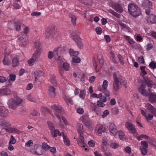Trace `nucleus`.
Instances as JSON below:
<instances>
[{
	"label": "nucleus",
	"mask_w": 156,
	"mask_h": 156,
	"mask_svg": "<svg viewBox=\"0 0 156 156\" xmlns=\"http://www.w3.org/2000/svg\"><path fill=\"white\" fill-rule=\"evenodd\" d=\"M45 35L46 37L48 38H58V34L55 30V26L53 24L48 27L46 29Z\"/></svg>",
	"instance_id": "obj_1"
},
{
	"label": "nucleus",
	"mask_w": 156,
	"mask_h": 156,
	"mask_svg": "<svg viewBox=\"0 0 156 156\" xmlns=\"http://www.w3.org/2000/svg\"><path fill=\"white\" fill-rule=\"evenodd\" d=\"M128 11L131 15L136 17L140 14V10L139 7L136 5L130 3L128 5Z\"/></svg>",
	"instance_id": "obj_2"
},
{
	"label": "nucleus",
	"mask_w": 156,
	"mask_h": 156,
	"mask_svg": "<svg viewBox=\"0 0 156 156\" xmlns=\"http://www.w3.org/2000/svg\"><path fill=\"white\" fill-rule=\"evenodd\" d=\"M23 102L22 100L19 97H14L10 99L8 103L9 107L13 109H16L17 107Z\"/></svg>",
	"instance_id": "obj_3"
},
{
	"label": "nucleus",
	"mask_w": 156,
	"mask_h": 156,
	"mask_svg": "<svg viewBox=\"0 0 156 156\" xmlns=\"http://www.w3.org/2000/svg\"><path fill=\"white\" fill-rule=\"evenodd\" d=\"M47 123L51 134L54 137L57 136L58 135L62 136L64 135L63 133H60L58 130L55 129V127L52 122L49 121L47 122Z\"/></svg>",
	"instance_id": "obj_4"
},
{
	"label": "nucleus",
	"mask_w": 156,
	"mask_h": 156,
	"mask_svg": "<svg viewBox=\"0 0 156 156\" xmlns=\"http://www.w3.org/2000/svg\"><path fill=\"white\" fill-rule=\"evenodd\" d=\"M126 127L128 129L129 132L133 134L137 135V131L135 127L129 122H127L125 124Z\"/></svg>",
	"instance_id": "obj_5"
},
{
	"label": "nucleus",
	"mask_w": 156,
	"mask_h": 156,
	"mask_svg": "<svg viewBox=\"0 0 156 156\" xmlns=\"http://www.w3.org/2000/svg\"><path fill=\"white\" fill-rule=\"evenodd\" d=\"M125 79L122 77L119 78V79H116L114 80L113 84L114 88L115 90H117L119 88V86L120 84L124 82Z\"/></svg>",
	"instance_id": "obj_6"
},
{
	"label": "nucleus",
	"mask_w": 156,
	"mask_h": 156,
	"mask_svg": "<svg viewBox=\"0 0 156 156\" xmlns=\"http://www.w3.org/2000/svg\"><path fill=\"white\" fill-rule=\"evenodd\" d=\"M11 58L12 56L10 54L5 53L2 60L3 64L6 66L9 65L11 63L10 59Z\"/></svg>",
	"instance_id": "obj_7"
},
{
	"label": "nucleus",
	"mask_w": 156,
	"mask_h": 156,
	"mask_svg": "<svg viewBox=\"0 0 156 156\" xmlns=\"http://www.w3.org/2000/svg\"><path fill=\"white\" fill-rule=\"evenodd\" d=\"M9 112L8 109L4 106L0 107V116L5 117L8 116Z\"/></svg>",
	"instance_id": "obj_8"
},
{
	"label": "nucleus",
	"mask_w": 156,
	"mask_h": 156,
	"mask_svg": "<svg viewBox=\"0 0 156 156\" xmlns=\"http://www.w3.org/2000/svg\"><path fill=\"white\" fill-rule=\"evenodd\" d=\"M95 131L98 135H100L105 131V128L101 125L97 126Z\"/></svg>",
	"instance_id": "obj_9"
},
{
	"label": "nucleus",
	"mask_w": 156,
	"mask_h": 156,
	"mask_svg": "<svg viewBox=\"0 0 156 156\" xmlns=\"http://www.w3.org/2000/svg\"><path fill=\"white\" fill-rule=\"evenodd\" d=\"M79 137L76 139L78 144L81 147H85L86 144L83 135L79 136Z\"/></svg>",
	"instance_id": "obj_10"
},
{
	"label": "nucleus",
	"mask_w": 156,
	"mask_h": 156,
	"mask_svg": "<svg viewBox=\"0 0 156 156\" xmlns=\"http://www.w3.org/2000/svg\"><path fill=\"white\" fill-rule=\"evenodd\" d=\"M139 91L140 93L144 96L147 97L149 96V94L146 90L145 89V87L142 84L138 88Z\"/></svg>",
	"instance_id": "obj_11"
},
{
	"label": "nucleus",
	"mask_w": 156,
	"mask_h": 156,
	"mask_svg": "<svg viewBox=\"0 0 156 156\" xmlns=\"http://www.w3.org/2000/svg\"><path fill=\"white\" fill-rule=\"evenodd\" d=\"M117 127L113 123H111L109 127V131L112 133L115 136L117 135Z\"/></svg>",
	"instance_id": "obj_12"
},
{
	"label": "nucleus",
	"mask_w": 156,
	"mask_h": 156,
	"mask_svg": "<svg viewBox=\"0 0 156 156\" xmlns=\"http://www.w3.org/2000/svg\"><path fill=\"white\" fill-rule=\"evenodd\" d=\"M76 127L79 136H80L83 135L84 130L83 129V125L80 123H77L76 125Z\"/></svg>",
	"instance_id": "obj_13"
},
{
	"label": "nucleus",
	"mask_w": 156,
	"mask_h": 156,
	"mask_svg": "<svg viewBox=\"0 0 156 156\" xmlns=\"http://www.w3.org/2000/svg\"><path fill=\"white\" fill-rule=\"evenodd\" d=\"M11 123L4 118H0V126L2 127H7L10 126Z\"/></svg>",
	"instance_id": "obj_14"
},
{
	"label": "nucleus",
	"mask_w": 156,
	"mask_h": 156,
	"mask_svg": "<svg viewBox=\"0 0 156 156\" xmlns=\"http://www.w3.org/2000/svg\"><path fill=\"white\" fill-rule=\"evenodd\" d=\"M145 106L146 109L152 112L154 116H156V109L155 108L149 104H146Z\"/></svg>",
	"instance_id": "obj_15"
},
{
	"label": "nucleus",
	"mask_w": 156,
	"mask_h": 156,
	"mask_svg": "<svg viewBox=\"0 0 156 156\" xmlns=\"http://www.w3.org/2000/svg\"><path fill=\"white\" fill-rule=\"evenodd\" d=\"M112 6L113 9L117 12H122L123 11V9L122 6L118 3L115 2Z\"/></svg>",
	"instance_id": "obj_16"
},
{
	"label": "nucleus",
	"mask_w": 156,
	"mask_h": 156,
	"mask_svg": "<svg viewBox=\"0 0 156 156\" xmlns=\"http://www.w3.org/2000/svg\"><path fill=\"white\" fill-rule=\"evenodd\" d=\"M147 21L149 23H156V16L154 14H150L147 19Z\"/></svg>",
	"instance_id": "obj_17"
},
{
	"label": "nucleus",
	"mask_w": 156,
	"mask_h": 156,
	"mask_svg": "<svg viewBox=\"0 0 156 156\" xmlns=\"http://www.w3.org/2000/svg\"><path fill=\"white\" fill-rule=\"evenodd\" d=\"M19 56L16 55L12 59V66L13 67L18 66L19 64Z\"/></svg>",
	"instance_id": "obj_18"
},
{
	"label": "nucleus",
	"mask_w": 156,
	"mask_h": 156,
	"mask_svg": "<svg viewBox=\"0 0 156 156\" xmlns=\"http://www.w3.org/2000/svg\"><path fill=\"white\" fill-rule=\"evenodd\" d=\"M49 95L51 98L55 96V89L52 86H50L48 88Z\"/></svg>",
	"instance_id": "obj_19"
},
{
	"label": "nucleus",
	"mask_w": 156,
	"mask_h": 156,
	"mask_svg": "<svg viewBox=\"0 0 156 156\" xmlns=\"http://www.w3.org/2000/svg\"><path fill=\"white\" fill-rule=\"evenodd\" d=\"M51 109L58 113L61 112L62 110V107L58 105H53L51 106Z\"/></svg>",
	"instance_id": "obj_20"
},
{
	"label": "nucleus",
	"mask_w": 156,
	"mask_h": 156,
	"mask_svg": "<svg viewBox=\"0 0 156 156\" xmlns=\"http://www.w3.org/2000/svg\"><path fill=\"white\" fill-rule=\"evenodd\" d=\"M41 53V50L40 48H38L35 51V52L33 54L32 57L33 58L37 60H38L40 56Z\"/></svg>",
	"instance_id": "obj_21"
},
{
	"label": "nucleus",
	"mask_w": 156,
	"mask_h": 156,
	"mask_svg": "<svg viewBox=\"0 0 156 156\" xmlns=\"http://www.w3.org/2000/svg\"><path fill=\"white\" fill-rule=\"evenodd\" d=\"M69 16L70 18L71 22L73 26H75L76 23V17L73 14L69 13Z\"/></svg>",
	"instance_id": "obj_22"
},
{
	"label": "nucleus",
	"mask_w": 156,
	"mask_h": 156,
	"mask_svg": "<svg viewBox=\"0 0 156 156\" xmlns=\"http://www.w3.org/2000/svg\"><path fill=\"white\" fill-rule=\"evenodd\" d=\"M108 86V82L106 80H104L103 82L102 85H100L98 88V90L100 91L101 90L107 89Z\"/></svg>",
	"instance_id": "obj_23"
},
{
	"label": "nucleus",
	"mask_w": 156,
	"mask_h": 156,
	"mask_svg": "<svg viewBox=\"0 0 156 156\" xmlns=\"http://www.w3.org/2000/svg\"><path fill=\"white\" fill-rule=\"evenodd\" d=\"M35 81H37L38 79L44 76V73L41 71L36 72L34 73Z\"/></svg>",
	"instance_id": "obj_24"
},
{
	"label": "nucleus",
	"mask_w": 156,
	"mask_h": 156,
	"mask_svg": "<svg viewBox=\"0 0 156 156\" xmlns=\"http://www.w3.org/2000/svg\"><path fill=\"white\" fill-rule=\"evenodd\" d=\"M10 89L8 88H5L0 90V95H6L10 94Z\"/></svg>",
	"instance_id": "obj_25"
},
{
	"label": "nucleus",
	"mask_w": 156,
	"mask_h": 156,
	"mask_svg": "<svg viewBox=\"0 0 156 156\" xmlns=\"http://www.w3.org/2000/svg\"><path fill=\"white\" fill-rule=\"evenodd\" d=\"M51 115L53 117H55V116L56 118H57L59 120V122H61V119H62V121L64 122L66 125H68L67 122L66 121V119L64 117L62 116H61L57 114H56L55 116H54L52 114H51Z\"/></svg>",
	"instance_id": "obj_26"
},
{
	"label": "nucleus",
	"mask_w": 156,
	"mask_h": 156,
	"mask_svg": "<svg viewBox=\"0 0 156 156\" xmlns=\"http://www.w3.org/2000/svg\"><path fill=\"white\" fill-rule=\"evenodd\" d=\"M82 3L88 6H91L93 3V0H78Z\"/></svg>",
	"instance_id": "obj_27"
},
{
	"label": "nucleus",
	"mask_w": 156,
	"mask_h": 156,
	"mask_svg": "<svg viewBox=\"0 0 156 156\" xmlns=\"http://www.w3.org/2000/svg\"><path fill=\"white\" fill-rule=\"evenodd\" d=\"M118 24L122 27V29H125V30L129 31L130 30V28L126 24L122 23L121 21H119L118 22Z\"/></svg>",
	"instance_id": "obj_28"
},
{
	"label": "nucleus",
	"mask_w": 156,
	"mask_h": 156,
	"mask_svg": "<svg viewBox=\"0 0 156 156\" xmlns=\"http://www.w3.org/2000/svg\"><path fill=\"white\" fill-rule=\"evenodd\" d=\"M109 145L113 149H116L119 147V144L118 143L114 142H111L110 143Z\"/></svg>",
	"instance_id": "obj_29"
},
{
	"label": "nucleus",
	"mask_w": 156,
	"mask_h": 156,
	"mask_svg": "<svg viewBox=\"0 0 156 156\" xmlns=\"http://www.w3.org/2000/svg\"><path fill=\"white\" fill-rule=\"evenodd\" d=\"M149 101L150 102L152 103H156V95L151 94L149 96Z\"/></svg>",
	"instance_id": "obj_30"
},
{
	"label": "nucleus",
	"mask_w": 156,
	"mask_h": 156,
	"mask_svg": "<svg viewBox=\"0 0 156 156\" xmlns=\"http://www.w3.org/2000/svg\"><path fill=\"white\" fill-rule=\"evenodd\" d=\"M63 99L67 104L68 105L69 104L72 105L73 104V100L72 99L67 98L65 94H63Z\"/></svg>",
	"instance_id": "obj_31"
},
{
	"label": "nucleus",
	"mask_w": 156,
	"mask_h": 156,
	"mask_svg": "<svg viewBox=\"0 0 156 156\" xmlns=\"http://www.w3.org/2000/svg\"><path fill=\"white\" fill-rule=\"evenodd\" d=\"M80 59L79 57L75 56L73 57L72 59V63L74 65L75 63H79L80 62Z\"/></svg>",
	"instance_id": "obj_32"
},
{
	"label": "nucleus",
	"mask_w": 156,
	"mask_h": 156,
	"mask_svg": "<svg viewBox=\"0 0 156 156\" xmlns=\"http://www.w3.org/2000/svg\"><path fill=\"white\" fill-rule=\"evenodd\" d=\"M41 148L40 147H37L36 150L34 152V154L37 155H41L43 154V151L41 150Z\"/></svg>",
	"instance_id": "obj_33"
},
{
	"label": "nucleus",
	"mask_w": 156,
	"mask_h": 156,
	"mask_svg": "<svg viewBox=\"0 0 156 156\" xmlns=\"http://www.w3.org/2000/svg\"><path fill=\"white\" fill-rule=\"evenodd\" d=\"M117 133H118L120 139L123 140L125 139V133L122 130H119Z\"/></svg>",
	"instance_id": "obj_34"
},
{
	"label": "nucleus",
	"mask_w": 156,
	"mask_h": 156,
	"mask_svg": "<svg viewBox=\"0 0 156 156\" xmlns=\"http://www.w3.org/2000/svg\"><path fill=\"white\" fill-rule=\"evenodd\" d=\"M63 137V139L64 143L68 146L69 145L70 142L67 136L64 134L62 136Z\"/></svg>",
	"instance_id": "obj_35"
},
{
	"label": "nucleus",
	"mask_w": 156,
	"mask_h": 156,
	"mask_svg": "<svg viewBox=\"0 0 156 156\" xmlns=\"http://www.w3.org/2000/svg\"><path fill=\"white\" fill-rule=\"evenodd\" d=\"M102 55H99L98 56V59L99 61V63L101 66H102L103 65H105L106 66V65L104 64V60L102 58Z\"/></svg>",
	"instance_id": "obj_36"
},
{
	"label": "nucleus",
	"mask_w": 156,
	"mask_h": 156,
	"mask_svg": "<svg viewBox=\"0 0 156 156\" xmlns=\"http://www.w3.org/2000/svg\"><path fill=\"white\" fill-rule=\"evenodd\" d=\"M23 24L20 22H17L15 25L16 30L17 31H19L21 29V26Z\"/></svg>",
	"instance_id": "obj_37"
},
{
	"label": "nucleus",
	"mask_w": 156,
	"mask_h": 156,
	"mask_svg": "<svg viewBox=\"0 0 156 156\" xmlns=\"http://www.w3.org/2000/svg\"><path fill=\"white\" fill-rule=\"evenodd\" d=\"M108 12L112 14L113 15L115 16L116 17L118 18H119L120 17V14H118L116 12H115L114 11H113V10L111 9H109L108 10Z\"/></svg>",
	"instance_id": "obj_38"
},
{
	"label": "nucleus",
	"mask_w": 156,
	"mask_h": 156,
	"mask_svg": "<svg viewBox=\"0 0 156 156\" xmlns=\"http://www.w3.org/2000/svg\"><path fill=\"white\" fill-rule=\"evenodd\" d=\"M27 42V40H18V42L20 45L23 46L26 45Z\"/></svg>",
	"instance_id": "obj_39"
},
{
	"label": "nucleus",
	"mask_w": 156,
	"mask_h": 156,
	"mask_svg": "<svg viewBox=\"0 0 156 156\" xmlns=\"http://www.w3.org/2000/svg\"><path fill=\"white\" fill-rule=\"evenodd\" d=\"M100 91L103 92L104 94L107 97H109L110 95V93L109 90L107 89L104 90H101Z\"/></svg>",
	"instance_id": "obj_40"
},
{
	"label": "nucleus",
	"mask_w": 156,
	"mask_h": 156,
	"mask_svg": "<svg viewBox=\"0 0 156 156\" xmlns=\"http://www.w3.org/2000/svg\"><path fill=\"white\" fill-rule=\"evenodd\" d=\"M86 94V91L85 90H81L80 92L79 97L82 99H84Z\"/></svg>",
	"instance_id": "obj_41"
},
{
	"label": "nucleus",
	"mask_w": 156,
	"mask_h": 156,
	"mask_svg": "<svg viewBox=\"0 0 156 156\" xmlns=\"http://www.w3.org/2000/svg\"><path fill=\"white\" fill-rule=\"evenodd\" d=\"M140 150L142 154L145 155L147 153V148L144 147V146H140Z\"/></svg>",
	"instance_id": "obj_42"
},
{
	"label": "nucleus",
	"mask_w": 156,
	"mask_h": 156,
	"mask_svg": "<svg viewBox=\"0 0 156 156\" xmlns=\"http://www.w3.org/2000/svg\"><path fill=\"white\" fill-rule=\"evenodd\" d=\"M69 53L71 56H77L78 55V52L77 51H74L72 49H70L69 50Z\"/></svg>",
	"instance_id": "obj_43"
},
{
	"label": "nucleus",
	"mask_w": 156,
	"mask_h": 156,
	"mask_svg": "<svg viewBox=\"0 0 156 156\" xmlns=\"http://www.w3.org/2000/svg\"><path fill=\"white\" fill-rule=\"evenodd\" d=\"M63 67L64 69L66 71H69L70 69L69 64L67 62L63 63Z\"/></svg>",
	"instance_id": "obj_44"
},
{
	"label": "nucleus",
	"mask_w": 156,
	"mask_h": 156,
	"mask_svg": "<svg viewBox=\"0 0 156 156\" xmlns=\"http://www.w3.org/2000/svg\"><path fill=\"white\" fill-rule=\"evenodd\" d=\"M36 61H37V60H35L34 58H33L32 57L30 59L27 61V62L30 66H33Z\"/></svg>",
	"instance_id": "obj_45"
},
{
	"label": "nucleus",
	"mask_w": 156,
	"mask_h": 156,
	"mask_svg": "<svg viewBox=\"0 0 156 156\" xmlns=\"http://www.w3.org/2000/svg\"><path fill=\"white\" fill-rule=\"evenodd\" d=\"M87 117L86 115H83L80 117V119L82 121V122L84 123H85L87 125V123H88L87 122Z\"/></svg>",
	"instance_id": "obj_46"
},
{
	"label": "nucleus",
	"mask_w": 156,
	"mask_h": 156,
	"mask_svg": "<svg viewBox=\"0 0 156 156\" xmlns=\"http://www.w3.org/2000/svg\"><path fill=\"white\" fill-rule=\"evenodd\" d=\"M145 66H141L140 67V69L141 71V74L143 76H144L147 74V72L145 70Z\"/></svg>",
	"instance_id": "obj_47"
},
{
	"label": "nucleus",
	"mask_w": 156,
	"mask_h": 156,
	"mask_svg": "<svg viewBox=\"0 0 156 156\" xmlns=\"http://www.w3.org/2000/svg\"><path fill=\"white\" fill-rule=\"evenodd\" d=\"M128 42L131 46L135 48L137 47V44L136 42L133 41V40H128Z\"/></svg>",
	"instance_id": "obj_48"
},
{
	"label": "nucleus",
	"mask_w": 156,
	"mask_h": 156,
	"mask_svg": "<svg viewBox=\"0 0 156 156\" xmlns=\"http://www.w3.org/2000/svg\"><path fill=\"white\" fill-rule=\"evenodd\" d=\"M149 137V136L146 135L142 134L138 136L137 137V138L138 140H143L144 138L145 139H148Z\"/></svg>",
	"instance_id": "obj_49"
},
{
	"label": "nucleus",
	"mask_w": 156,
	"mask_h": 156,
	"mask_svg": "<svg viewBox=\"0 0 156 156\" xmlns=\"http://www.w3.org/2000/svg\"><path fill=\"white\" fill-rule=\"evenodd\" d=\"M102 94L101 93L99 94H97L94 93H92L91 95V96L93 98H100L101 97H102Z\"/></svg>",
	"instance_id": "obj_50"
},
{
	"label": "nucleus",
	"mask_w": 156,
	"mask_h": 156,
	"mask_svg": "<svg viewBox=\"0 0 156 156\" xmlns=\"http://www.w3.org/2000/svg\"><path fill=\"white\" fill-rule=\"evenodd\" d=\"M16 140L15 138L13 135H11L10 136V139L9 143L12 144H14L16 143Z\"/></svg>",
	"instance_id": "obj_51"
},
{
	"label": "nucleus",
	"mask_w": 156,
	"mask_h": 156,
	"mask_svg": "<svg viewBox=\"0 0 156 156\" xmlns=\"http://www.w3.org/2000/svg\"><path fill=\"white\" fill-rule=\"evenodd\" d=\"M141 119V116L140 115H138L136 119V122L138 125V126L142 127H143L141 123L140 122Z\"/></svg>",
	"instance_id": "obj_52"
},
{
	"label": "nucleus",
	"mask_w": 156,
	"mask_h": 156,
	"mask_svg": "<svg viewBox=\"0 0 156 156\" xmlns=\"http://www.w3.org/2000/svg\"><path fill=\"white\" fill-rule=\"evenodd\" d=\"M42 146L43 148L45 151L50 148V146L48 145L45 142H44L42 143Z\"/></svg>",
	"instance_id": "obj_53"
},
{
	"label": "nucleus",
	"mask_w": 156,
	"mask_h": 156,
	"mask_svg": "<svg viewBox=\"0 0 156 156\" xmlns=\"http://www.w3.org/2000/svg\"><path fill=\"white\" fill-rule=\"evenodd\" d=\"M150 67L153 69L156 68V63L154 61L151 62L149 64Z\"/></svg>",
	"instance_id": "obj_54"
},
{
	"label": "nucleus",
	"mask_w": 156,
	"mask_h": 156,
	"mask_svg": "<svg viewBox=\"0 0 156 156\" xmlns=\"http://www.w3.org/2000/svg\"><path fill=\"white\" fill-rule=\"evenodd\" d=\"M75 42L77 44L78 46L80 48L83 47V44L81 41V40H75Z\"/></svg>",
	"instance_id": "obj_55"
},
{
	"label": "nucleus",
	"mask_w": 156,
	"mask_h": 156,
	"mask_svg": "<svg viewBox=\"0 0 156 156\" xmlns=\"http://www.w3.org/2000/svg\"><path fill=\"white\" fill-rule=\"evenodd\" d=\"M118 58L120 61V63L121 65H123L125 63V62L123 60V57L120 55H118Z\"/></svg>",
	"instance_id": "obj_56"
},
{
	"label": "nucleus",
	"mask_w": 156,
	"mask_h": 156,
	"mask_svg": "<svg viewBox=\"0 0 156 156\" xmlns=\"http://www.w3.org/2000/svg\"><path fill=\"white\" fill-rule=\"evenodd\" d=\"M90 107L91 109L94 112H96L97 107L95 103H91L90 105Z\"/></svg>",
	"instance_id": "obj_57"
},
{
	"label": "nucleus",
	"mask_w": 156,
	"mask_h": 156,
	"mask_svg": "<svg viewBox=\"0 0 156 156\" xmlns=\"http://www.w3.org/2000/svg\"><path fill=\"white\" fill-rule=\"evenodd\" d=\"M35 48H38L40 47L41 43L39 41H36L34 42V43Z\"/></svg>",
	"instance_id": "obj_58"
},
{
	"label": "nucleus",
	"mask_w": 156,
	"mask_h": 156,
	"mask_svg": "<svg viewBox=\"0 0 156 156\" xmlns=\"http://www.w3.org/2000/svg\"><path fill=\"white\" fill-rule=\"evenodd\" d=\"M102 101H97V105L100 107H103L105 106V104Z\"/></svg>",
	"instance_id": "obj_59"
},
{
	"label": "nucleus",
	"mask_w": 156,
	"mask_h": 156,
	"mask_svg": "<svg viewBox=\"0 0 156 156\" xmlns=\"http://www.w3.org/2000/svg\"><path fill=\"white\" fill-rule=\"evenodd\" d=\"M76 112L80 114H83L84 112V110L82 108H79L76 109Z\"/></svg>",
	"instance_id": "obj_60"
},
{
	"label": "nucleus",
	"mask_w": 156,
	"mask_h": 156,
	"mask_svg": "<svg viewBox=\"0 0 156 156\" xmlns=\"http://www.w3.org/2000/svg\"><path fill=\"white\" fill-rule=\"evenodd\" d=\"M88 143L89 145L92 147H94L95 144L94 141L92 140H91L88 141Z\"/></svg>",
	"instance_id": "obj_61"
},
{
	"label": "nucleus",
	"mask_w": 156,
	"mask_h": 156,
	"mask_svg": "<svg viewBox=\"0 0 156 156\" xmlns=\"http://www.w3.org/2000/svg\"><path fill=\"white\" fill-rule=\"evenodd\" d=\"M25 144L27 147H30L32 146L33 144V141L30 140L26 143Z\"/></svg>",
	"instance_id": "obj_62"
},
{
	"label": "nucleus",
	"mask_w": 156,
	"mask_h": 156,
	"mask_svg": "<svg viewBox=\"0 0 156 156\" xmlns=\"http://www.w3.org/2000/svg\"><path fill=\"white\" fill-rule=\"evenodd\" d=\"M109 113V112L108 110H105L103 112V114L102 115V117L103 118H105L106 117L107 115H108Z\"/></svg>",
	"instance_id": "obj_63"
},
{
	"label": "nucleus",
	"mask_w": 156,
	"mask_h": 156,
	"mask_svg": "<svg viewBox=\"0 0 156 156\" xmlns=\"http://www.w3.org/2000/svg\"><path fill=\"white\" fill-rule=\"evenodd\" d=\"M95 31L98 34H100L102 33V30L100 27H98L96 28Z\"/></svg>",
	"instance_id": "obj_64"
}]
</instances>
